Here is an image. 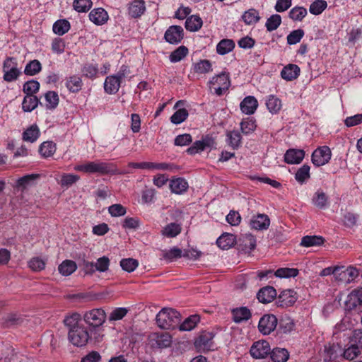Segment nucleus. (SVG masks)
<instances>
[{
    "label": "nucleus",
    "mask_w": 362,
    "mask_h": 362,
    "mask_svg": "<svg viewBox=\"0 0 362 362\" xmlns=\"http://www.w3.org/2000/svg\"><path fill=\"white\" fill-rule=\"evenodd\" d=\"M74 170L85 173H99L100 175H118L121 173L112 163L97 161H88L83 164L77 165Z\"/></svg>",
    "instance_id": "f257e3e1"
},
{
    "label": "nucleus",
    "mask_w": 362,
    "mask_h": 362,
    "mask_svg": "<svg viewBox=\"0 0 362 362\" xmlns=\"http://www.w3.org/2000/svg\"><path fill=\"white\" fill-rule=\"evenodd\" d=\"M180 314L176 310L164 308L157 314L156 321L157 325L163 329H173L178 327L180 322Z\"/></svg>",
    "instance_id": "f03ea898"
},
{
    "label": "nucleus",
    "mask_w": 362,
    "mask_h": 362,
    "mask_svg": "<svg viewBox=\"0 0 362 362\" xmlns=\"http://www.w3.org/2000/svg\"><path fill=\"white\" fill-rule=\"evenodd\" d=\"M209 88L214 89V93L217 95H222L223 93L228 89L230 86L229 74L222 72L214 76L209 82Z\"/></svg>",
    "instance_id": "7ed1b4c3"
},
{
    "label": "nucleus",
    "mask_w": 362,
    "mask_h": 362,
    "mask_svg": "<svg viewBox=\"0 0 362 362\" xmlns=\"http://www.w3.org/2000/svg\"><path fill=\"white\" fill-rule=\"evenodd\" d=\"M83 320L90 327L97 328L105 322L106 313L102 308H94L85 313Z\"/></svg>",
    "instance_id": "20e7f679"
},
{
    "label": "nucleus",
    "mask_w": 362,
    "mask_h": 362,
    "mask_svg": "<svg viewBox=\"0 0 362 362\" xmlns=\"http://www.w3.org/2000/svg\"><path fill=\"white\" fill-rule=\"evenodd\" d=\"M68 337L70 342L76 346H85L90 338L86 328L83 325L69 330Z\"/></svg>",
    "instance_id": "39448f33"
},
{
    "label": "nucleus",
    "mask_w": 362,
    "mask_h": 362,
    "mask_svg": "<svg viewBox=\"0 0 362 362\" xmlns=\"http://www.w3.org/2000/svg\"><path fill=\"white\" fill-rule=\"evenodd\" d=\"M149 343L152 348L164 349L169 347L172 343V337L167 332H153L148 336Z\"/></svg>",
    "instance_id": "423d86ee"
},
{
    "label": "nucleus",
    "mask_w": 362,
    "mask_h": 362,
    "mask_svg": "<svg viewBox=\"0 0 362 362\" xmlns=\"http://www.w3.org/2000/svg\"><path fill=\"white\" fill-rule=\"evenodd\" d=\"M277 323L278 320L274 315L266 314L260 318L258 329L262 334L267 335L276 329Z\"/></svg>",
    "instance_id": "0eeeda50"
},
{
    "label": "nucleus",
    "mask_w": 362,
    "mask_h": 362,
    "mask_svg": "<svg viewBox=\"0 0 362 362\" xmlns=\"http://www.w3.org/2000/svg\"><path fill=\"white\" fill-rule=\"evenodd\" d=\"M336 273L335 279L337 281L346 284L352 281L359 274L358 271L356 268L353 267H346L344 266H337Z\"/></svg>",
    "instance_id": "6e6552de"
},
{
    "label": "nucleus",
    "mask_w": 362,
    "mask_h": 362,
    "mask_svg": "<svg viewBox=\"0 0 362 362\" xmlns=\"http://www.w3.org/2000/svg\"><path fill=\"white\" fill-rule=\"evenodd\" d=\"M331 155V151L328 146L319 147L312 154V163L317 167L324 165L329 162Z\"/></svg>",
    "instance_id": "1a4fd4ad"
},
{
    "label": "nucleus",
    "mask_w": 362,
    "mask_h": 362,
    "mask_svg": "<svg viewBox=\"0 0 362 362\" xmlns=\"http://www.w3.org/2000/svg\"><path fill=\"white\" fill-rule=\"evenodd\" d=\"M270 352L269 344L264 340L255 342L250 350V353L254 358H264Z\"/></svg>",
    "instance_id": "9d476101"
},
{
    "label": "nucleus",
    "mask_w": 362,
    "mask_h": 362,
    "mask_svg": "<svg viewBox=\"0 0 362 362\" xmlns=\"http://www.w3.org/2000/svg\"><path fill=\"white\" fill-rule=\"evenodd\" d=\"M215 144L216 142L212 137L206 136L202 140L195 141L192 146L187 149V152L190 155H194L205 149L214 147Z\"/></svg>",
    "instance_id": "9b49d317"
},
{
    "label": "nucleus",
    "mask_w": 362,
    "mask_h": 362,
    "mask_svg": "<svg viewBox=\"0 0 362 362\" xmlns=\"http://www.w3.org/2000/svg\"><path fill=\"white\" fill-rule=\"evenodd\" d=\"M238 249L244 253H250L256 247V239L250 233L242 235L236 243Z\"/></svg>",
    "instance_id": "f8f14e48"
},
{
    "label": "nucleus",
    "mask_w": 362,
    "mask_h": 362,
    "mask_svg": "<svg viewBox=\"0 0 362 362\" xmlns=\"http://www.w3.org/2000/svg\"><path fill=\"white\" fill-rule=\"evenodd\" d=\"M184 37V30L181 26L171 25L165 31V40L170 44L177 45L181 42Z\"/></svg>",
    "instance_id": "ddd939ff"
},
{
    "label": "nucleus",
    "mask_w": 362,
    "mask_h": 362,
    "mask_svg": "<svg viewBox=\"0 0 362 362\" xmlns=\"http://www.w3.org/2000/svg\"><path fill=\"white\" fill-rule=\"evenodd\" d=\"M214 334L211 332H202L194 341L197 349L202 351L211 350Z\"/></svg>",
    "instance_id": "4468645a"
},
{
    "label": "nucleus",
    "mask_w": 362,
    "mask_h": 362,
    "mask_svg": "<svg viewBox=\"0 0 362 362\" xmlns=\"http://www.w3.org/2000/svg\"><path fill=\"white\" fill-rule=\"evenodd\" d=\"M297 300L296 293L291 289L281 292L276 300L277 306L288 307L293 305Z\"/></svg>",
    "instance_id": "2eb2a0df"
},
{
    "label": "nucleus",
    "mask_w": 362,
    "mask_h": 362,
    "mask_svg": "<svg viewBox=\"0 0 362 362\" xmlns=\"http://www.w3.org/2000/svg\"><path fill=\"white\" fill-rule=\"evenodd\" d=\"M342 348L339 344H328L324 346V361H334L341 356Z\"/></svg>",
    "instance_id": "dca6fc26"
},
{
    "label": "nucleus",
    "mask_w": 362,
    "mask_h": 362,
    "mask_svg": "<svg viewBox=\"0 0 362 362\" xmlns=\"http://www.w3.org/2000/svg\"><path fill=\"white\" fill-rule=\"evenodd\" d=\"M276 291L270 286H267L259 290L257 293L258 300L264 304L271 303L276 296Z\"/></svg>",
    "instance_id": "f3484780"
},
{
    "label": "nucleus",
    "mask_w": 362,
    "mask_h": 362,
    "mask_svg": "<svg viewBox=\"0 0 362 362\" xmlns=\"http://www.w3.org/2000/svg\"><path fill=\"white\" fill-rule=\"evenodd\" d=\"M305 157V151L301 149L290 148L284 154V161L288 164H299Z\"/></svg>",
    "instance_id": "a211bd4d"
},
{
    "label": "nucleus",
    "mask_w": 362,
    "mask_h": 362,
    "mask_svg": "<svg viewBox=\"0 0 362 362\" xmlns=\"http://www.w3.org/2000/svg\"><path fill=\"white\" fill-rule=\"evenodd\" d=\"M250 224L255 230H266L270 225V219L267 215L259 214L251 218Z\"/></svg>",
    "instance_id": "6ab92c4d"
},
{
    "label": "nucleus",
    "mask_w": 362,
    "mask_h": 362,
    "mask_svg": "<svg viewBox=\"0 0 362 362\" xmlns=\"http://www.w3.org/2000/svg\"><path fill=\"white\" fill-rule=\"evenodd\" d=\"M108 18L107 11L103 8H94L89 13L90 21L98 25L105 24L107 21Z\"/></svg>",
    "instance_id": "aec40b11"
},
{
    "label": "nucleus",
    "mask_w": 362,
    "mask_h": 362,
    "mask_svg": "<svg viewBox=\"0 0 362 362\" xmlns=\"http://www.w3.org/2000/svg\"><path fill=\"white\" fill-rule=\"evenodd\" d=\"M240 110L246 115L253 114L257 108L258 103L253 96L245 97L240 103Z\"/></svg>",
    "instance_id": "412c9836"
},
{
    "label": "nucleus",
    "mask_w": 362,
    "mask_h": 362,
    "mask_svg": "<svg viewBox=\"0 0 362 362\" xmlns=\"http://www.w3.org/2000/svg\"><path fill=\"white\" fill-rule=\"evenodd\" d=\"M233 320L235 323H240L248 320L251 316V312L247 307H240L233 308L231 310Z\"/></svg>",
    "instance_id": "4be33fe9"
},
{
    "label": "nucleus",
    "mask_w": 362,
    "mask_h": 362,
    "mask_svg": "<svg viewBox=\"0 0 362 362\" xmlns=\"http://www.w3.org/2000/svg\"><path fill=\"white\" fill-rule=\"evenodd\" d=\"M121 81L115 75L107 76L104 83L105 91L108 94H115L118 92Z\"/></svg>",
    "instance_id": "5701e85b"
},
{
    "label": "nucleus",
    "mask_w": 362,
    "mask_h": 362,
    "mask_svg": "<svg viewBox=\"0 0 362 362\" xmlns=\"http://www.w3.org/2000/svg\"><path fill=\"white\" fill-rule=\"evenodd\" d=\"M146 11L145 1L144 0H134L128 8L129 14L132 18L141 16Z\"/></svg>",
    "instance_id": "b1692460"
},
{
    "label": "nucleus",
    "mask_w": 362,
    "mask_h": 362,
    "mask_svg": "<svg viewBox=\"0 0 362 362\" xmlns=\"http://www.w3.org/2000/svg\"><path fill=\"white\" fill-rule=\"evenodd\" d=\"M362 289L352 291L347 297L345 302L346 308L347 310H353L362 303Z\"/></svg>",
    "instance_id": "393cba45"
},
{
    "label": "nucleus",
    "mask_w": 362,
    "mask_h": 362,
    "mask_svg": "<svg viewBox=\"0 0 362 362\" xmlns=\"http://www.w3.org/2000/svg\"><path fill=\"white\" fill-rule=\"evenodd\" d=\"M300 74V68L298 65L290 64L286 66L281 72V77L286 81H293Z\"/></svg>",
    "instance_id": "a878e982"
},
{
    "label": "nucleus",
    "mask_w": 362,
    "mask_h": 362,
    "mask_svg": "<svg viewBox=\"0 0 362 362\" xmlns=\"http://www.w3.org/2000/svg\"><path fill=\"white\" fill-rule=\"evenodd\" d=\"M236 243L235 236L230 233H223L216 240L217 245L223 250L229 249Z\"/></svg>",
    "instance_id": "bb28decb"
},
{
    "label": "nucleus",
    "mask_w": 362,
    "mask_h": 362,
    "mask_svg": "<svg viewBox=\"0 0 362 362\" xmlns=\"http://www.w3.org/2000/svg\"><path fill=\"white\" fill-rule=\"evenodd\" d=\"M40 132L37 124H33L26 129L23 133V140L25 141L33 143L40 136Z\"/></svg>",
    "instance_id": "cd10ccee"
},
{
    "label": "nucleus",
    "mask_w": 362,
    "mask_h": 362,
    "mask_svg": "<svg viewBox=\"0 0 362 362\" xmlns=\"http://www.w3.org/2000/svg\"><path fill=\"white\" fill-rule=\"evenodd\" d=\"M170 187L173 192L181 194L187 189L188 183L184 178L178 177L170 181Z\"/></svg>",
    "instance_id": "c85d7f7f"
},
{
    "label": "nucleus",
    "mask_w": 362,
    "mask_h": 362,
    "mask_svg": "<svg viewBox=\"0 0 362 362\" xmlns=\"http://www.w3.org/2000/svg\"><path fill=\"white\" fill-rule=\"evenodd\" d=\"M38 104L40 103L37 96L26 95L22 103V108L25 112H31L37 107Z\"/></svg>",
    "instance_id": "c756f323"
},
{
    "label": "nucleus",
    "mask_w": 362,
    "mask_h": 362,
    "mask_svg": "<svg viewBox=\"0 0 362 362\" xmlns=\"http://www.w3.org/2000/svg\"><path fill=\"white\" fill-rule=\"evenodd\" d=\"M202 19L199 16L192 15L187 18L185 28L187 30L195 32L202 28Z\"/></svg>",
    "instance_id": "7c9ffc66"
},
{
    "label": "nucleus",
    "mask_w": 362,
    "mask_h": 362,
    "mask_svg": "<svg viewBox=\"0 0 362 362\" xmlns=\"http://www.w3.org/2000/svg\"><path fill=\"white\" fill-rule=\"evenodd\" d=\"M83 82L81 77L78 76H71L66 78V86L70 92L77 93L81 90Z\"/></svg>",
    "instance_id": "2f4dec72"
},
{
    "label": "nucleus",
    "mask_w": 362,
    "mask_h": 362,
    "mask_svg": "<svg viewBox=\"0 0 362 362\" xmlns=\"http://www.w3.org/2000/svg\"><path fill=\"white\" fill-rule=\"evenodd\" d=\"M200 317L198 315H190L182 323L179 324V329L180 331H191L197 326Z\"/></svg>",
    "instance_id": "473e14b6"
},
{
    "label": "nucleus",
    "mask_w": 362,
    "mask_h": 362,
    "mask_svg": "<svg viewBox=\"0 0 362 362\" xmlns=\"http://www.w3.org/2000/svg\"><path fill=\"white\" fill-rule=\"evenodd\" d=\"M235 47V42L230 39L221 40L216 46V52L218 54L224 55L231 52Z\"/></svg>",
    "instance_id": "72a5a7b5"
},
{
    "label": "nucleus",
    "mask_w": 362,
    "mask_h": 362,
    "mask_svg": "<svg viewBox=\"0 0 362 362\" xmlns=\"http://www.w3.org/2000/svg\"><path fill=\"white\" fill-rule=\"evenodd\" d=\"M271 358L274 362H286L289 358L288 351L284 348H275L271 352Z\"/></svg>",
    "instance_id": "f704fd0d"
},
{
    "label": "nucleus",
    "mask_w": 362,
    "mask_h": 362,
    "mask_svg": "<svg viewBox=\"0 0 362 362\" xmlns=\"http://www.w3.org/2000/svg\"><path fill=\"white\" fill-rule=\"evenodd\" d=\"M77 266L72 260H64L58 267V270L63 276H69L76 271Z\"/></svg>",
    "instance_id": "c9c22d12"
},
{
    "label": "nucleus",
    "mask_w": 362,
    "mask_h": 362,
    "mask_svg": "<svg viewBox=\"0 0 362 362\" xmlns=\"http://www.w3.org/2000/svg\"><path fill=\"white\" fill-rule=\"evenodd\" d=\"M325 239L322 236L306 235L303 237L300 245L303 247L318 246L324 243Z\"/></svg>",
    "instance_id": "e433bc0d"
},
{
    "label": "nucleus",
    "mask_w": 362,
    "mask_h": 362,
    "mask_svg": "<svg viewBox=\"0 0 362 362\" xmlns=\"http://www.w3.org/2000/svg\"><path fill=\"white\" fill-rule=\"evenodd\" d=\"M70 23L66 19L58 20L53 25V32L58 35H63L70 29Z\"/></svg>",
    "instance_id": "4c0bfd02"
},
{
    "label": "nucleus",
    "mask_w": 362,
    "mask_h": 362,
    "mask_svg": "<svg viewBox=\"0 0 362 362\" xmlns=\"http://www.w3.org/2000/svg\"><path fill=\"white\" fill-rule=\"evenodd\" d=\"M56 151V144L52 141H45L39 148V152L44 158L52 156Z\"/></svg>",
    "instance_id": "58836bf2"
},
{
    "label": "nucleus",
    "mask_w": 362,
    "mask_h": 362,
    "mask_svg": "<svg viewBox=\"0 0 362 362\" xmlns=\"http://www.w3.org/2000/svg\"><path fill=\"white\" fill-rule=\"evenodd\" d=\"M266 105L269 111L272 114L277 113L282 107L281 100L273 95L269 96Z\"/></svg>",
    "instance_id": "ea45409f"
},
{
    "label": "nucleus",
    "mask_w": 362,
    "mask_h": 362,
    "mask_svg": "<svg viewBox=\"0 0 362 362\" xmlns=\"http://www.w3.org/2000/svg\"><path fill=\"white\" fill-rule=\"evenodd\" d=\"M312 201L316 207L323 209L327 205L328 197L322 191L318 190L315 192Z\"/></svg>",
    "instance_id": "a19ab883"
},
{
    "label": "nucleus",
    "mask_w": 362,
    "mask_h": 362,
    "mask_svg": "<svg viewBox=\"0 0 362 362\" xmlns=\"http://www.w3.org/2000/svg\"><path fill=\"white\" fill-rule=\"evenodd\" d=\"M46 107L49 110L55 109L59 101V95L55 91H48L45 94Z\"/></svg>",
    "instance_id": "79ce46f5"
},
{
    "label": "nucleus",
    "mask_w": 362,
    "mask_h": 362,
    "mask_svg": "<svg viewBox=\"0 0 362 362\" xmlns=\"http://www.w3.org/2000/svg\"><path fill=\"white\" fill-rule=\"evenodd\" d=\"M242 19L247 25L256 23L259 20V13L254 8L249 9L243 14Z\"/></svg>",
    "instance_id": "37998d69"
},
{
    "label": "nucleus",
    "mask_w": 362,
    "mask_h": 362,
    "mask_svg": "<svg viewBox=\"0 0 362 362\" xmlns=\"http://www.w3.org/2000/svg\"><path fill=\"white\" fill-rule=\"evenodd\" d=\"M42 69L40 62L34 59L28 63L25 67L24 73L27 76H34L38 74Z\"/></svg>",
    "instance_id": "c03bdc74"
},
{
    "label": "nucleus",
    "mask_w": 362,
    "mask_h": 362,
    "mask_svg": "<svg viewBox=\"0 0 362 362\" xmlns=\"http://www.w3.org/2000/svg\"><path fill=\"white\" fill-rule=\"evenodd\" d=\"M228 144L233 148H238L241 144V135L238 131H230L226 134Z\"/></svg>",
    "instance_id": "a18cd8bd"
},
{
    "label": "nucleus",
    "mask_w": 362,
    "mask_h": 362,
    "mask_svg": "<svg viewBox=\"0 0 362 362\" xmlns=\"http://www.w3.org/2000/svg\"><path fill=\"white\" fill-rule=\"evenodd\" d=\"M182 255V251L180 248L173 247L170 250H164L162 253V258L168 262H173Z\"/></svg>",
    "instance_id": "49530a36"
},
{
    "label": "nucleus",
    "mask_w": 362,
    "mask_h": 362,
    "mask_svg": "<svg viewBox=\"0 0 362 362\" xmlns=\"http://www.w3.org/2000/svg\"><path fill=\"white\" fill-rule=\"evenodd\" d=\"M188 54V49L185 46H180L170 55L171 62H177L185 58Z\"/></svg>",
    "instance_id": "de8ad7c7"
},
{
    "label": "nucleus",
    "mask_w": 362,
    "mask_h": 362,
    "mask_svg": "<svg viewBox=\"0 0 362 362\" xmlns=\"http://www.w3.org/2000/svg\"><path fill=\"white\" fill-rule=\"evenodd\" d=\"M288 15L293 21H301L307 15V10L303 7L296 6L290 11Z\"/></svg>",
    "instance_id": "09e8293b"
},
{
    "label": "nucleus",
    "mask_w": 362,
    "mask_h": 362,
    "mask_svg": "<svg viewBox=\"0 0 362 362\" xmlns=\"http://www.w3.org/2000/svg\"><path fill=\"white\" fill-rule=\"evenodd\" d=\"M281 23V18L279 14L272 15L267 21L265 26L269 32L275 30Z\"/></svg>",
    "instance_id": "8fccbe9b"
},
{
    "label": "nucleus",
    "mask_w": 362,
    "mask_h": 362,
    "mask_svg": "<svg viewBox=\"0 0 362 362\" xmlns=\"http://www.w3.org/2000/svg\"><path fill=\"white\" fill-rule=\"evenodd\" d=\"M138 265V261L133 258H125L120 261V266L122 269L129 273L134 272Z\"/></svg>",
    "instance_id": "3c124183"
},
{
    "label": "nucleus",
    "mask_w": 362,
    "mask_h": 362,
    "mask_svg": "<svg viewBox=\"0 0 362 362\" xmlns=\"http://www.w3.org/2000/svg\"><path fill=\"white\" fill-rule=\"evenodd\" d=\"M298 274V270L294 268H279L274 273V275L279 278L295 277Z\"/></svg>",
    "instance_id": "603ef678"
},
{
    "label": "nucleus",
    "mask_w": 362,
    "mask_h": 362,
    "mask_svg": "<svg viewBox=\"0 0 362 362\" xmlns=\"http://www.w3.org/2000/svg\"><path fill=\"white\" fill-rule=\"evenodd\" d=\"M295 178L299 183H303L306 180L310 178V166L305 164L300 167L297 170Z\"/></svg>",
    "instance_id": "864d4df0"
},
{
    "label": "nucleus",
    "mask_w": 362,
    "mask_h": 362,
    "mask_svg": "<svg viewBox=\"0 0 362 362\" xmlns=\"http://www.w3.org/2000/svg\"><path fill=\"white\" fill-rule=\"evenodd\" d=\"M181 231L179 224L172 223L166 226L163 230V235L167 237L173 238L177 235Z\"/></svg>",
    "instance_id": "5fc2aeb1"
},
{
    "label": "nucleus",
    "mask_w": 362,
    "mask_h": 362,
    "mask_svg": "<svg viewBox=\"0 0 362 362\" xmlns=\"http://www.w3.org/2000/svg\"><path fill=\"white\" fill-rule=\"evenodd\" d=\"M327 6L325 0H315L310 4L309 11L312 14L319 15L327 8Z\"/></svg>",
    "instance_id": "6e6d98bb"
},
{
    "label": "nucleus",
    "mask_w": 362,
    "mask_h": 362,
    "mask_svg": "<svg viewBox=\"0 0 362 362\" xmlns=\"http://www.w3.org/2000/svg\"><path fill=\"white\" fill-rule=\"evenodd\" d=\"M80 320V315L78 313H73L70 316H67L64 320L65 326L69 327V330L75 329L76 327H81L78 324Z\"/></svg>",
    "instance_id": "4d7b16f0"
},
{
    "label": "nucleus",
    "mask_w": 362,
    "mask_h": 362,
    "mask_svg": "<svg viewBox=\"0 0 362 362\" xmlns=\"http://www.w3.org/2000/svg\"><path fill=\"white\" fill-rule=\"evenodd\" d=\"M187 116L188 112L186 109H179L170 117V121L175 124H178L184 122Z\"/></svg>",
    "instance_id": "13d9d810"
},
{
    "label": "nucleus",
    "mask_w": 362,
    "mask_h": 362,
    "mask_svg": "<svg viewBox=\"0 0 362 362\" xmlns=\"http://www.w3.org/2000/svg\"><path fill=\"white\" fill-rule=\"evenodd\" d=\"M74 9L78 12H87L92 6L91 0H74Z\"/></svg>",
    "instance_id": "bf43d9fd"
},
{
    "label": "nucleus",
    "mask_w": 362,
    "mask_h": 362,
    "mask_svg": "<svg viewBox=\"0 0 362 362\" xmlns=\"http://www.w3.org/2000/svg\"><path fill=\"white\" fill-rule=\"evenodd\" d=\"M194 71L199 74H205L212 71L211 64L209 60L199 61L194 65Z\"/></svg>",
    "instance_id": "052dcab7"
},
{
    "label": "nucleus",
    "mask_w": 362,
    "mask_h": 362,
    "mask_svg": "<svg viewBox=\"0 0 362 362\" xmlns=\"http://www.w3.org/2000/svg\"><path fill=\"white\" fill-rule=\"evenodd\" d=\"M40 83L37 81H28L23 85V92L26 95H34L39 90Z\"/></svg>",
    "instance_id": "680f3d73"
},
{
    "label": "nucleus",
    "mask_w": 362,
    "mask_h": 362,
    "mask_svg": "<svg viewBox=\"0 0 362 362\" xmlns=\"http://www.w3.org/2000/svg\"><path fill=\"white\" fill-rule=\"evenodd\" d=\"M129 310L125 308H115L110 313L108 320L109 321L120 320L126 316Z\"/></svg>",
    "instance_id": "e2e57ef3"
},
{
    "label": "nucleus",
    "mask_w": 362,
    "mask_h": 362,
    "mask_svg": "<svg viewBox=\"0 0 362 362\" xmlns=\"http://www.w3.org/2000/svg\"><path fill=\"white\" fill-rule=\"evenodd\" d=\"M255 121L252 119H245L243 120L240 123V129L241 132L244 134H249L253 132L256 129Z\"/></svg>",
    "instance_id": "0e129e2a"
},
{
    "label": "nucleus",
    "mask_w": 362,
    "mask_h": 362,
    "mask_svg": "<svg viewBox=\"0 0 362 362\" xmlns=\"http://www.w3.org/2000/svg\"><path fill=\"white\" fill-rule=\"evenodd\" d=\"M304 35V31L302 29L295 30L290 33L287 36V43L288 45H296L300 41Z\"/></svg>",
    "instance_id": "69168bd1"
},
{
    "label": "nucleus",
    "mask_w": 362,
    "mask_h": 362,
    "mask_svg": "<svg viewBox=\"0 0 362 362\" xmlns=\"http://www.w3.org/2000/svg\"><path fill=\"white\" fill-rule=\"evenodd\" d=\"M80 179V177L74 174H63L61 177L60 185L62 187H69L76 182Z\"/></svg>",
    "instance_id": "338daca9"
},
{
    "label": "nucleus",
    "mask_w": 362,
    "mask_h": 362,
    "mask_svg": "<svg viewBox=\"0 0 362 362\" xmlns=\"http://www.w3.org/2000/svg\"><path fill=\"white\" fill-rule=\"evenodd\" d=\"M28 266L33 271L39 272L45 269V262L38 257H33L28 262Z\"/></svg>",
    "instance_id": "774afa93"
}]
</instances>
